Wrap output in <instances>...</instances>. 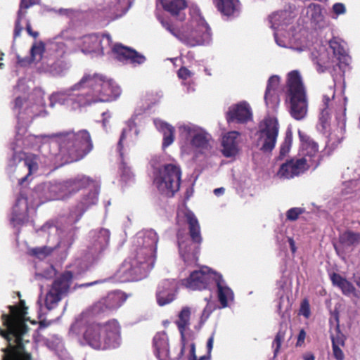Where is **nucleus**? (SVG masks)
<instances>
[{"instance_id": "338daca9", "label": "nucleus", "mask_w": 360, "mask_h": 360, "mask_svg": "<svg viewBox=\"0 0 360 360\" xmlns=\"http://www.w3.org/2000/svg\"><path fill=\"white\" fill-rule=\"evenodd\" d=\"M25 86L24 82L22 80H20L15 89V93H17L18 91H25Z\"/></svg>"}, {"instance_id": "c03bdc74", "label": "nucleus", "mask_w": 360, "mask_h": 360, "mask_svg": "<svg viewBox=\"0 0 360 360\" xmlns=\"http://www.w3.org/2000/svg\"><path fill=\"white\" fill-rule=\"evenodd\" d=\"M191 309L188 307H184L180 311L176 324L181 333V337H184V331L188 328L190 326Z\"/></svg>"}, {"instance_id": "dca6fc26", "label": "nucleus", "mask_w": 360, "mask_h": 360, "mask_svg": "<svg viewBox=\"0 0 360 360\" xmlns=\"http://www.w3.org/2000/svg\"><path fill=\"white\" fill-rule=\"evenodd\" d=\"M279 131L276 118L267 116L258 124L255 134L256 145L263 153H270L275 148Z\"/></svg>"}, {"instance_id": "ddd939ff", "label": "nucleus", "mask_w": 360, "mask_h": 360, "mask_svg": "<svg viewBox=\"0 0 360 360\" xmlns=\"http://www.w3.org/2000/svg\"><path fill=\"white\" fill-rule=\"evenodd\" d=\"M38 168L39 158L37 155L15 153L8 162L7 172L18 180L19 184H22Z\"/></svg>"}, {"instance_id": "1a4fd4ad", "label": "nucleus", "mask_w": 360, "mask_h": 360, "mask_svg": "<svg viewBox=\"0 0 360 360\" xmlns=\"http://www.w3.org/2000/svg\"><path fill=\"white\" fill-rule=\"evenodd\" d=\"M178 129L182 154L197 158L212 148L214 140L212 135L204 128L188 122L180 124Z\"/></svg>"}, {"instance_id": "c85d7f7f", "label": "nucleus", "mask_w": 360, "mask_h": 360, "mask_svg": "<svg viewBox=\"0 0 360 360\" xmlns=\"http://www.w3.org/2000/svg\"><path fill=\"white\" fill-rule=\"evenodd\" d=\"M252 110L246 101H241L229 107L226 113L228 122L245 123L252 119Z\"/></svg>"}, {"instance_id": "4be33fe9", "label": "nucleus", "mask_w": 360, "mask_h": 360, "mask_svg": "<svg viewBox=\"0 0 360 360\" xmlns=\"http://www.w3.org/2000/svg\"><path fill=\"white\" fill-rule=\"evenodd\" d=\"M51 40L49 43V57H44L41 65L39 67L42 71L48 72L53 76H63L68 70L67 63L61 60L64 56H59L56 52L51 49Z\"/></svg>"}, {"instance_id": "0e129e2a", "label": "nucleus", "mask_w": 360, "mask_h": 360, "mask_svg": "<svg viewBox=\"0 0 360 360\" xmlns=\"http://www.w3.org/2000/svg\"><path fill=\"white\" fill-rule=\"evenodd\" d=\"M306 337V333L304 330H301L298 335L297 345H301L304 342Z\"/></svg>"}, {"instance_id": "c756f323", "label": "nucleus", "mask_w": 360, "mask_h": 360, "mask_svg": "<svg viewBox=\"0 0 360 360\" xmlns=\"http://www.w3.org/2000/svg\"><path fill=\"white\" fill-rule=\"evenodd\" d=\"M177 283L175 280H164L158 285L156 298L160 306H164L174 300Z\"/></svg>"}, {"instance_id": "79ce46f5", "label": "nucleus", "mask_w": 360, "mask_h": 360, "mask_svg": "<svg viewBox=\"0 0 360 360\" xmlns=\"http://www.w3.org/2000/svg\"><path fill=\"white\" fill-rule=\"evenodd\" d=\"M161 4L167 11L172 15H178L179 20H183L184 16L181 14L183 10L186 7L185 0H160Z\"/></svg>"}, {"instance_id": "f704fd0d", "label": "nucleus", "mask_w": 360, "mask_h": 360, "mask_svg": "<svg viewBox=\"0 0 360 360\" xmlns=\"http://www.w3.org/2000/svg\"><path fill=\"white\" fill-rule=\"evenodd\" d=\"M28 206L27 199L19 197L14 205L10 221L14 226H20L28 220Z\"/></svg>"}, {"instance_id": "72a5a7b5", "label": "nucleus", "mask_w": 360, "mask_h": 360, "mask_svg": "<svg viewBox=\"0 0 360 360\" xmlns=\"http://www.w3.org/2000/svg\"><path fill=\"white\" fill-rule=\"evenodd\" d=\"M178 243L180 255L186 264L193 266L197 264L199 254L198 246L193 245L190 241H184L178 234Z\"/></svg>"}, {"instance_id": "8fccbe9b", "label": "nucleus", "mask_w": 360, "mask_h": 360, "mask_svg": "<svg viewBox=\"0 0 360 360\" xmlns=\"http://www.w3.org/2000/svg\"><path fill=\"white\" fill-rule=\"evenodd\" d=\"M177 74L179 78L182 80L183 84H186L187 83H189L192 80L193 77V73L185 67L181 68L178 70Z\"/></svg>"}, {"instance_id": "423d86ee", "label": "nucleus", "mask_w": 360, "mask_h": 360, "mask_svg": "<svg viewBox=\"0 0 360 360\" xmlns=\"http://www.w3.org/2000/svg\"><path fill=\"white\" fill-rule=\"evenodd\" d=\"M26 314V310H9V314L2 315L5 328H0V335L8 342V347L2 349L3 360H31L25 346L29 342L25 338L30 330Z\"/></svg>"}, {"instance_id": "cd10ccee", "label": "nucleus", "mask_w": 360, "mask_h": 360, "mask_svg": "<svg viewBox=\"0 0 360 360\" xmlns=\"http://www.w3.org/2000/svg\"><path fill=\"white\" fill-rule=\"evenodd\" d=\"M298 134L301 141V153L303 156L300 159L308 160L309 168L316 167L318 164L319 147L317 143L301 131H299Z\"/></svg>"}, {"instance_id": "ea45409f", "label": "nucleus", "mask_w": 360, "mask_h": 360, "mask_svg": "<svg viewBox=\"0 0 360 360\" xmlns=\"http://www.w3.org/2000/svg\"><path fill=\"white\" fill-rule=\"evenodd\" d=\"M153 123L156 129L163 135L162 146L163 149H165L174 141V127L160 119H154Z\"/></svg>"}, {"instance_id": "3c124183", "label": "nucleus", "mask_w": 360, "mask_h": 360, "mask_svg": "<svg viewBox=\"0 0 360 360\" xmlns=\"http://www.w3.org/2000/svg\"><path fill=\"white\" fill-rule=\"evenodd\" d=\"M120 171L122 181L127 183L133 179L134 175L130 168L127 167L124 162H122L120 166Z\"/></svg>"}, {"instance_id": "864d4df0", "label": "nucleus", "mask_w": 360, "mask_h": 360, "mask_svg": "<svg viewBox=\"0 0 360 360\" xmlns=\"http://www.w3.org/2000/svg\"><path fill=\"white\" fill-rule=\"evenodd\" d=\"M285 333L280 330L276 334L275 339L273 342L272 347L274 349V356H276L279 352L282 342L284 340Z\"/></svg>"}, {"instance_id": "a211bd4d", "label": "nucleus", "mask_w": 360, "mask_h": 360, "mask_svg": "<svg viewBox=\"0 0 360 360\" xmlns=\"http://www.w3.org/2000/svg\"><path fill=\"white\" fill-rule=\"evenodd\" d=\"M219 274L211 270L207 266H203L199 270H195L190 276L181 281L186 288L191 290H202L214 288V283Z\"/></svg>"}, {"instance_id": "c9c22d12", "label": "nucleus", "mask_w": 360, "mask_h": 360, "mask_svg": "<svg viewBox=\"0 0 360 360\" xmlns=\"http://www.w3.org/2000/svg\"><path fill=\"white\" fill-rule=\"evenodd\" d=\"M214 286L217 287L218 299L221 307H227L233 301L234 295L231 289L226 285L220 274L214 283Z\"/></svg>"}, {"instance_id": "b1692460", "label": "nucleus", "mask_w": 360, "mask_h": 360, "mask_svg": "<svg viewBox=\"0 0 360 360\" xmlns=\"http://www.w3.org/2000/svg\"><path fill=\"white\" fill-rule=\"evenodd\" d=\"M130 4L129 0H105L101 13L108 21L114 20L126 13Z\"/></svg>"}, {"instance_id": "5fc2aeb1", "label": "nucleus", "mask_w": 360, "mask_h": 360, "mask_svg": "<svg viewBox=\"0 0 360 360\" xmlns=\"http://www.w3.org/2000/svg\"><path fill=\"white\" fill-rule=\"evenodd\" d=\"M332 346L344 347L345 338L339 330H337L336 334L331 336Z\"/></svg>"}, {"instance_id": "6e6d98bb", "label": "nucleus", "mask_w": 360, "mask_h": 360, "mask_svg": "<svg viewBox=\"0 0 360 360\" xmlns=\"http://www.w3.org/2000/svg\"><path fill=\"white\" fill-rule=\"evenodd\" d=\"M56 12L62 16H65L68 18H73L78 15L79 11L73 8H60Z\"/></svg>"}, {"instance_id": "680f3d73", "label": "nucleus", "mask_w": 360, "mask_h": 360, "mask_svg": "<svg viewBox=\"0 0 360 360\" xmlns=\"http://www.w3.org/2000/svg\"><path fill=\"white\" fill-rule=\"evenodd\" d=\"M333 356L336 360H344L345 354L341 349V347L332 346Z\"/></svg>"}, {"instance_id": "0eeeda50", "label": "nucleus", "mask_w": 360, "mask_h": 360, "mask_svg": "<svg viewBox=\"0 0 360 360\" xmlns=\"http://www.w3.org/2000/svg\"><path fill=\"white\" fill-rule=\"evenodd\" d=\"M161 23L169 33L188 46H207L212 42L211 29L197 7L191 8L189 18L181 25L163 20Z\"/></svg>"}, {"instance_id": "69168bd1", "label": "nucleus", "mask_w": 360, "mask_h": 360, "mask_svg": "<svg viewBox=\"0 0 360 360\" xmlns=\"http://www.w3.org/2000/svg\"><path fill=\"white\" fill-rule=\"evenodd\" d=\"M195 347L194 344L191 345V349H190V358L189 360H196V356L195 354Z\"/></svg>"}, {"instance_id": "f8f14e48", "label": "nucleus", "mask_w": 360, "mask_h": 360, "mask_svg": "<svg viewBox=\"0 0 360 360\" xmlns=\"http://www.w3.org/2000/svg\"><path fill=\"white\" fill-rule=\"evenodd\" d=\"M44 104V92L36 89L28 99L18 96L14 101L13 111L17 114L18 124H27L33 118L41 114Z\"/></svg>"}, {"instance_id": "9d476101", "label": "nucleus", "mask_w": 360, "mask_h": 360, "mask_svg": "<svg viewBox=\"0 0 360 360\" xmlns=\"http://www.w3.org/2000/svg\"><path fill=\"white\" fill-rule=\"evenodd\" d=\"M295 13L289 10L280 11L273 13L269 16V22L274 31V38L278 46L283 48L291 49L299 52L305 50L304 45L299 46L297 39L293 35L291 37V22Z\"/></svg>"}, {"instance_id": "6ab92c4d", "label": "nucleus", "mask_w": 360, "mask_h": 360, "mask_svg": "<svg viewBox=\"0 0 360 360\" xmlns=\"http://www.w3.org/2000/svg\"><path fill=\"white\" fill-rule=\"evenodd\" d=\"M80 200L71 211V216L75 221H79L90 207L97 204L100 191L99 184L90 179Z\"/></svg>"}, {"instance_id": "5701e85b", "label": "nucleus", "mask_w": 360, "mask_h": 360, "mask_svg": "<svg viewBox=\"0 0 360 360\" xmlns=\"http://www.w3.org/2000/svg\"><path fill=\"white\" fill-rule=\"evenodd\" d=\"M89 182L90 178L83 175H79L65 181H58L61 200H67L81 189L85 188Z\"/></svg>"}, {"instance_id": "aec40b11", "label": "nucleus", "mask_w": 360, "mask_h": 360, "mask_svg": "<svg viewBox=\"0 0 360 360\" xmlns=\"http://www.w3.org/2000/svg\"><path fill=\"white\" fill-rule=\"evenodd\" d=\"M72 278V273L67 271L53 281L44 299V306L48 310L56 307L63 295L68 292Z\"/></svg>"}, {"instance_id": "f257e3e1", "label": "nucleus", "mask_w": 360, "mask_h": 360, "mask_svg": "<svg viewBox=\"0 0 360 360\" xmlns=\"http://www.w3.org/2000/svg\"><path fill=\"white\" fill-rule=\"evenodd\" d=\"M120 94V87L112 79L102 75L85 74L71 86L53 92L50 106L58 104L70 111H80L93 103L113 101Z\"/></svg>"}, {"instance_id": "f3484780", "label": "nucleus", "mask_w": 360, "mask_h": 360, "mask_svg": "<svg viewBox=\"0 0 360 360\" xmlns=\"http://www.w3.org/2000/svg\"><path fill=\"white\" fill-rule=\"evenodd\" d=\"M330 51L323 46H321L318 51L311 53V59L316 65V70L319 72H323L336 65L337 60H343L347 63L349 58L344 55L342 49H340L335 40L329 41Z\"/></svg>"}, {"instance_id": "473e14b6", "label": "nucleus", "mask_w": 360, "mask_h": 360, "mask_svg": "<svg viewBox=\"0 0 360 360\" xmlns=\"http://www.w3.org/2000/svg\"><path fill=\"white\" fill-rule=\"evenodd\" d=\"M280 77L273 75L269 77L264 94V101L269 108L275 109L279 104L278 87Z\"/></svg>"}, {"instance_id": "7ed1b4c3", "label": "nucleus", "mask_w": 360, "mask_h": 360, "mask_svg": "<svg viewBox=\"0 0 360 360\" xmlns=\"http://www.w3.org/2000/svg\"><path fill=\"white\" fill-rule=\"evenodd\" d=\"M25 129L18 127L16 140L19 146L37 147L49 163L53 162L58 155L68 156L65 162H74L82 159L89 153L93 144L89 133L81 130L75 133L69 131L60 134L56 140L50 141L46 136L27 135L22 138Z\"/></svg>"}, {"instance_id": "7c9ffc66", "label": "nucleus", "mask_w": 360, "mask_h": 360, "mask_svg": "<svg viewBox=\"0 0 360 360\" xmlns=\"http://www.w3.org/2000/svg\"><path fill=\"white\" fill-rule=\"evenodd\" d=\"M240 134L231 131L224 134L221 139V152L226 158L236 156L240 150Z\"/></svg>"}, {"instance_id": "6e6552de", "label": "nucleus", "mask_w": 360, "mask_h": 360, "mask_svg": "<svg viewBox=\"0 0 360 360\" xmlns=\"http://www.w3.org/2000/svg\"><path fill=\"white\" fill-rule=\"evenodd\" d=\"M333 77V85L328 86L322 96L320 107L319 121L323 129H326L331 120L332 115L335 117L337 125L343 129L346 124V105L347 99L344 95V89L336 94L335 86L337 85L338 78ZM343 88H345L343 86Z\"/></svg>"}, {"instance_id": "2f4dec72", "label": "nucleus", "mask_w": 360, "mask_h": 360, "mask_svg": "<svg viewBox=\"0 0 360 360\" xmlns=\"http://www.w3.org/2000/svg\"><path fill=\"white\" fill-rule=\"evenodd\" d=\"M110 236V231L107 229H99L91 231L90 252L92 255H98L104 250L109 244Z\"/></svg>"}, {"instance_id": "052dcab7", "label": "nucleus", "mask_w": 360, "mask_h": 360, "mask_svg": "<svg viewBox=\"0 0 360 360\" xmlns=\"http://www.w3.org/2000/svg\"><path fill=\"white\" fill-rule=\"evenodd\" d=\"M333 11L337 15L344 14L346 12L345 6L342 3H336L333 6Z\"/></svg>"}, {"instance_id": "39448f33", "label": "nucleus", "mask_w": 360, "mask_h": 360, "mask_svg": "<svg viewBox=\"0 0 360 360\" xmlns=\"http://www.w3.org/2000/svg\"><path fill=\"white\" fill-rule=\"evenodd\" d=\"M158 233L153 229L138 232L133 238V252L116 271L120 282L135 281L146 277L156 259Z\"/></svg>"}, {"instance_id": "412c9836", "label": "nucleus", "mask_w": 360, "mask_h": 360, "mask_svg": "<svg viewBox=\"0 0 360 360\" xmlns=\"http://www.w3.org/2000/svg\"><path fill=\"white\" fill-rule=\"evenodd\" d=\"M308 169L307 160L290 159L281 164L274 176L280 180H288L303 174Z\"/></svg>"}, {"instance_id": "a19ab883", "label": "nucleus", "mask_w": 360, "mask_h": 360, "mask_svg": "<svg viewBox=\"0 0 360 360\" xmlns=\"http://www.w3.org/2000/svg\"><path fill=\"white\" fill-rule=\"evenodd\" d=\"M330 278L333 284L338 286L345 295L349 296L353 295L356 297H359L357 290L352 283L339 274H333L331 275Z\"/></svg>"}, {"instance_id": "a878e982", "label": "nucleus", "mask_w": 360, "mask_h": 360, "mask_svg": "<svg viewBox=\"0 0 360 360\" xmlns=\"http://www.w3.org/2000/svg\"><path fill=\"white\" fill-rule=\"evenodd\" d=\"M33 197L38 200L37 205L51 200H61L58 181L39 184L33 191Z\"/></svg>"}, {"instance_id": "774afa93", "label": "nucleus", "mask_w": 360, "mask_h": 360, "mask_svg": "<svg viewBox=\"0 0 360 360\" xmlns=\"http://www.w3.org/2000/svg\"><path fill=\"white\" fill-rule=\"evenodd\" d=\"M304 360H315V356L311 353H307L303 356Z\"/></svg>"}, {"instance_id": "de8ad7c7", "label": "nucleus", "mask_w": 360, "mask_h": 360, "mask_svg": "<svg viewBox=\"0 0 360 360\" xmlns=\"http://www.w3.org/2000/svg\"><path fill=\"white\" fill-rule=\"evenodd\" d=\"M340 241L345 245H354L360 242V233L346 231L340 235Z\"/></svg>"}, {"instance_id": "bf43d9fd", "label": "nucleus", "mask_w": 360, "mask_h": 360, "mask_svg": "<svg viewBox=\"0 0 360 360\" xmlns=\"http://www.w3.org/2000/svg\"><path fill=\"white\" fill-rule=\"evenodd\" d=\"M300 313L304 317L308 318L310 315L309 304L307 300L302 301Z\"/></svg>"}, {"instance_id": "a18cd8bd", "label": "nucleus", "mask_w": 360, "mask_h": 360, "mask_svg": "<svg viewBox=\"0 0 360 360\" xmlns=\"http://www.w3.org/2000/svg\"><path fill=\"white\" fill-rule=\"evenodd\" d=\"M38 2L39 0H21L18 16L15 22L14 37H19L21 31L22 30V27L20 25V19L25 15V11H23V10L30 8Z\"/></svg>"}, {"instance_id": "4468645a", "label": "nucleus", "mask_w": 360, "mask_h": 360, "mask_svg": "<svg viewBox=\"0 0 360 360\" xmlns=\"http://www.w3.org/2000/svg\"><path fill=\"white\" fill-rule=\"evenodd\" d=\"M181 175V172L177 165H165L155 174L154 184L162 194L173 196L179 189Z\"/></svg>"}, {"instance_id": "bb28decb", "label": "nucleus", "mask_w": 360, "mask_h": 360, "mask_svg": "<svg viewBox=\"0 0 360 360\" xmlns=\"http://www.w3.org/2000/svg\"><path fill=\"white\" fill-rule=\"evenodd\" d=\"M177 223L186 221L188 224L189 233L193 242L200 244L202 241L200 227L198 219L193 212L183 207L178 210L176 215Z\"/></svg>"}, {"instance_id": "9b49d317", "label": "nucleus", "mask_w": 360, "mask_h": 360, "mask_svg": "<svg viewBox=\"0 0 360 360\" xmlns=\"http://www.w3.org/2000/svg\"><path fill=\"white\" fill-rule=\"evenodd\" d=\"M288 95L290 101V113L297 120L304 119L308 111V101L302 77L297 70L288 74Z\"/></svg>"}, {"instance_id": "4d7b16f0", "label": "nucleus", "mask_w": 360, "mask_h": 360, "mask_svg": "<svg viewBox=\"0 0 360 360\" xmlns=\"http://www.w3.org/2000/svg\"><path fill=\"white\" fill-rule=\"evenodd\" d=\"M205 300L207 301V303L202 313V319H203L204 321L208 319L211 313L215 309L214 304L211 300H208L207 298Z\"/></svg>"}, {"instance_id": "e433bc0d", "label": "nucleus", "mask_w": 360, "mask_h": 360, "mask_svg": "<svg viewBox=\"0 0 360 360\" xmlns=\"http://www.w3.org/2000/svg\"><path fill=\"white\" fill-rule=\"evenodd\" d=\"M138 117L133 118L128 122L127 128L124 129L119 143L117 146V149L120 154V156H122V142L125 139H128L130 142H134L139 137L140 134V128L137 124L136 120Z\"/></svg>"}, {"instance_id": "09e8293b", "label": "nucleus", "mask_w": 360, "mask_h": 360, "mask_svg": "<svg viewBox=\"0 0 360 360\" xmlns=\"http://www.w3.org/2000/svg\"><path fill=\"white\" fill-rule=\"evenodd\" d=\"M292 145V136L291 135H286L283 142L281 143L279 152V159L284 158L290 152Z\"/></svg>"}, {"instance_id": "603ef678", "label": "nucleus", "mask_w": 360, "mask_h": 360, "mask_svg": "<svg viewBox=\"0 0 360 360\" xmlns=\"http://www.w3.org/2000/svg\"><path fill=\"white\" fill-rule=\"evenodd\" d=\"M304 212V209L302 207L290 208L286 212V219L289 221H295Z\"/></svg>"}, {"instance_id": "2eb2a0df", "label": "nucleus", "mask_w": 360, "mask_h": 360, "mask_svg": "<svg viewBox=\"0 0 360 360\" xmlns=\"http://www.w3.org/2000/svg\"><path fill=\"white\" fill-rule=\"evenodd\" d=\"M41 232L49 234L48 242L52 245L36 248L31 250L32 254L39 259L46 258L51 254L53 250L58 246L66 248L69 246L72 241L73 233L72 231H66L61 229L59 230L57 226L49 224L43 226Z\"/></svg>"}, {"instance_id": "58836bf2", "label": "nucleus", "mask_w": 360, "mask_h": 360, "mask_svg": "<svg viewBox=\"0 0 360 360\" xmlns=\"http://www.w3.org/2000/svg\"><path fill=\"white\" fill-rule=\"evenodd\" d=\"M153 345L155 354L160 360H169V344L166 333H157L153 338Z\"/></svg>"}, {"instance_id": "49530a36", "label": "nucleus", "mask_w": 360, "mask_h": 360, "mask_svg": "<svg viewBox=\"0 0 360 360\" xmlns=\"http://www.w3.org/2000/svg\"><path fill=\"white\" fill-rule=\"evenodd\" d=\"M307 15L316 24H319L323 20L322 8L319 4H309L307 8Z\"/></svg>"}, {"instance_id": "4c0bfd02", "label": "nucleus", "mask_w": 360, "mask_h": 360, "mask_svg": "<svg viewBox=\"0 0 360 360\" xmlns=\"http://www.w3.org/2000/svg\"><path fill=\"white\" fill-rule=\"evenodd\" d=\"M217 9L224 15L236 17L240 12L239 0H213Z\"/></svg>"}, {"instance_id": "f03ea898", "label": "nucleus", "mask_w": 360, "mask_h": 360, "mask_svg": "<svg viewBox=\"0 0 360 360\" xmlns=\"http://www.w3.org/2000/svg\"><path fill=\"white\" fill-rule=\"evenodd\" d=\"M111 43L110 36L108 34L90 33L78 36L72 30H64L53 39L51 49L59 56L77 51L100 56L111 49L115 58L124 64L137 65L146 61V57L136 51L120 44L111 48Z\"/></svg>"}, {"instance_id": "13d9d810", "label": "nucleus", "mask_w": 360, "mask_h": 360, "mask_svg": "<svg viewBox=\"0 0 360 360\" xmlns=\"http://www.w3.org/2000/svg\"><path fill=\"white\" fill-rule=\"evenodd\" d=\"M55 275V270L52 266H50L46 272L44 274H40L37 273L36 274V278L39 280V281H42L43 279H49L53 277Z\"/></svg>"}, {"instance_id": "20e7f679", "label": "nucleus", "mask_w": 360, "mask_h": 360, "mask_svg": "<svg viewBox=\"0 0 360 360\" xmlns=\"http://www.w3.org/2000/svg\"><path fill=\"white\" fill-rule=\"evenodd\" d=\"M68 336L81 345H87L96 350L115 349L122 342L121 327L117 320L94 322L86 313L76 317L70 327Z\"/></svg>"}, {"instance_id": "393cba45", "label": "nucleus", "mask_w": 360, "mask_h": 360, "mask_svg": "<svg viewBox=\"0 0 360 360\" xmlns=\"http://www.w3.org/2000/svg\"><path fill=\"white\" fill-rule=\"evenodd\" d=\"M126 300L127 297L124 292L121 291L111 292L94 305L93 313L94 314H100L108 311L116 309L119 308Z\"/></svg>"}, {"instance_id": "37998d69", "label": "nucleus", "mask_w": 360, "mask_h": 360, "mask_svg": "<svg viewBox=\"0 0 360 360\" xmlns=\"http://www.w3.org/2000/svg\"><path fill=\"white\" fill-rule=\"evenodd\" d=\"M44 44L42 41H35L32 44V48L30 49L31 58L27 60L18 58V62L22 65H25L27 63H30L31 61L38 62L41 60L42 62L43 59L44 58H42V54L44 52Z\"/></svg>"}, {"instance_id": "e2e57ef3", "label": "nucleus", "mask_w": 360, "mask_h": 360, "mask_svg": "<svg viewBox=\"0 0 360 360\" xmlns=\"http://www.w3.org/2000/svg\"><path fill=\"white\" fill-rule=\"evenodd\" d=\"M213 343H214V335H212L207 340V354H208L207 359H210V354H211V352L213 348Z\"/></svg>"}]
</instances>
